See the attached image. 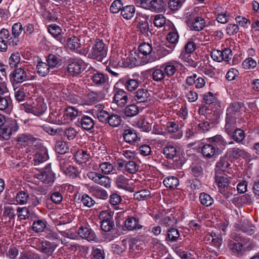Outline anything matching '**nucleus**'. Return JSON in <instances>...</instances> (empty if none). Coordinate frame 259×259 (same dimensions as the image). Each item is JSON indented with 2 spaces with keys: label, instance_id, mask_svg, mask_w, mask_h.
Here are the masks:
<instances>
[{
  "label": "nucleus",
  "instance_id": "obj_43",
  "mask_svg": "<svg viewBox=\"0 0 259 259\" xmlns=\"http://www.w3.org/2000/svg\"><path fill=\"white\" fill-rule=\"evenodd\" d=\"M139 51L141 55L148 57L152 51V46L149 43L143 42L139 46Z\"/></svg>",
  "mask_w": 259,
  "mask_h": 259
},
{
  "label": "nucleus",
  "instance_id": "obj_8",
  "mask_svg": "<svg viewBox=\"0 0 259 259\" xmlns=\"http://www.w3.org/2000/svg\"><path fill=\"white\" fill-rule=\"evenodd\" d=\"M93 82L98 87L105 86L109 83V77L107 74L97 72L91 77Z\"/></svg>",
  "mask_w": 259,
  "mask_h": 259
},
{
  "label": "nucleus",
  "instance_id": "obj_39",
  "mask_svg": "<svg viewBox=\"0 0 259 259\" xmlns=\"http://www.w3.org/2000/svg\"><path fill=\"white\" fill-rule=\"evenodd\" d=\"M137 161L138 160H126L125 170L130 174H135L139 170Z\"/></svg>",
  "mask_w": 259,
  "mask_h": 259
},
{
  "label": "nucleus",
  "instance_id": "obj_23",
  "mask_svg": "<svg viewBox=\"0 0 259 259\" xmlns=\"http://www.w3.org/2000/svg\"><path fill=\"white\" fill-rule=\"evenodd\" d=\"M36 69L38 74L42 77L48 75L51 69L47 62H43L41 59L38 61Z\"/></svg>",
  "mask_w": 259,
  "mask_h": 259
},
{
  "label": "nucleus",
  "instance_id": "obj_10",
  "mask_svg": "<svg viewBox=\"0 0 259 259\" xmlns=\"http://www.w3.org/2000/svg\"><path fill=\"white\" fill-rule=\"evenodd\" d=\"M219 147H216L212 144H205L201 149L203 155L207 158L216 156L219 154Z\"/></svg>",
  "mask_w": 259,
  "mask_h": 259
},
{
  "label": "nucleus",
  "instance_id": "obj_40",
  "mask_svg": "<svg viewBox=\"0 0 259 259\" xmlns=\"http://www.w3.org/2000/svg\"><path fill=\"white\" fill-rule=\"evenodd\" d=\"M56 151L61 154H64L69 151L68 144L64 141H57L55 146Z\"/></svg>",
  "mask_w": 259,
  "mask_h": 259
},
{
  "label": "nucleus",
  "instance_id": "obj_61",
  "mask_svg": "<svg viewBox=\"0 0 259 259\" xmlns=\"http://www.w3.org/2000/svg\"><path fill=\"white\" fill-rule=\"evenodd\" d=\"M12 130L11 129L7 127L6 124H4L0 127V136L4 140H8L10 138V136L11 135Z\"/></svg>",
  "mask_w": 259,
  "mask_h": 259
},
{
  "label": "nucleus",
  "instance_id": "obj_5",
  "mask_svg": "<svg viewBox=\"0 0 259 259\" xmlns=\"http://www.w3.org/2000/svg\"><path fill=\"white\" fill-rule=\"evenodd\" d=\"M234 241L229 243V247L233 253L239 255H242L244 252V245L242 241V237L239 235H235L233 236Z\"/></svg>",
  "mask_w": 259,
  "mask_h": 259
},
{
  "label": "nucleus",
  "instance_id": "obj_64",
  "mask_svg": "<svg viewBox=\"0 0 259 259\" xmlns=\"http://www.w3.org/2000/svg\"><path fill=\"white\" fill-rule=\"evenodd\" d=\"M20 23H15L12 27V33L15 38H18L23 30Z\"/></svg>",
  "mask_w": 259,
  "mask_h": 259
},
{
  "label": "nucleus",
  "instance_id": "obj_32",
  "mask_svg": "<svg viewBox=\"0 0 259 259\" xmlns=\"http://www.w3.org/2000/svg\"><path fill=\"white\" fill-rule=\"evenodd\" d=\"M135 13V8L133 5H128L123 7L121 14L124 19L127 20L131 19L133 18Z\"/></svg>",
  "mask_w": 259,
  "mask_h": 259
},
{
  "label": "nucleus",
  "instance_id": "obj_34",
  "mask_svg": "<svg viewBox=\"0 0 259 259\" xmlns=\"http://www.w3.org/2000/svg\"><path fill=\"white\" fill-rule=\"evenodd\" d=\"M89 156L84 150H78L74 155L76 161L79 164L85 163L89 159Z\"/></svg>",
  "mask_w": 259,
  "mask_h": 259
},
{
  "label": "nucleus",
  "instance_id": "obj_16",
  "mask_svg": "<svg viewBox=\"0 0 259 259\" xmlns=\"http://www.w3.org/2000/svg\"><path fill=\"white\" fill-rule=\"evenodd\" d=\"M114 102L120 107H123L127 103V96L123 90L117 91L113 97Z\"/></svg>",
  "mask_w": 259,
  "mask_h": 259
},
{
  "label": "nucleus",
  "instance_id": "obj_28",
  "mask_svg": "<svg viewBox=\"0 0 259 259\" xmlns=\"http://www.w3.org/2000/svg\"><path fill=\"white\" fill-rule=\"evenodd\" d=\"M236 126V117H232L226 115V124L225 126V132L231 135Z\"/></svg>",
  "mask_w": 259,
  "mask_h": 259
},
{
  "label": "nucleus",
  "instance_id": "obj_47",
  "mask_svg": "<svg viewBox=\"0 0 259 259\" xmlns=\"http://www.w3.org/2000/svg\"><path fill=\"white\" fill-rule=\"evenodd\" d=\"M29 198V196L28 194L23 191H21L19 192L16 196V201L19 204H25L27 202L28 199Z\"/></svg>",
  "mask_w": 259,
  "mask_h": 259
},
{
  "label": "nucleus",
  "instance_id": "obj_13",
  "mask_svg": "<svg viewBox=\"0 0 259 259\" xmlns=\"http://www.w3.org/2000/svg\"><path fill=\"white\" fill-rule=\"evenodd\" d=\"M78 125L83 129L89 131L94 128L95 123L94 120L90 116L83 115L78 119Z\"/></svg>",
  "mask_w": 259,
  "mask_h": 259
},
{
  "label": "nucleus",
  "instance_id": "obj_4",
  "mask_svg": "<svg viewBox=\"0 0 259 259\" xmlns=\"http://www.w3.org/2000/svg\"><path fill=\"white\" fill-rule=\"evenodd\" d=\"M115 184L119 189H123L131 192L134 191L132 181L124 175H120L117 177L115 180Z\"/></svg>",
  "mask_w": 259,
  "mask_h": 259
},
{
  "label": "nucleus",
  "instance_id": "obj_31",
  "mask_svg": "<svg viewBox=\"0 0 259 259\" xmlns=\"http://www.w3.org/2000/svg\"><path fill=\"white\" fill-rule=\"evenodd\" d=\"M164 67V73L163 72V75L164 74L166 75L167 76H172L177 71V67L176 63L175 61H171L165 63L163 67Z\"/></svg>",
  "mask_w": 259,
  "mask_h": 259
},
{
  "label": "nucleus",
  "instance_id": "obj_7",
  "mask_svg": "<svg viewBox=\"0 0 259 259\" xmlns=\"http://www.w3.org/2000/svg\"><path fill=\"white\" fill-rule=\"evenodd\" d=\"M100 219L102 221L101 227L105 232L110 231L113 227L114 222L111 220L110 215L108 212L102 211L100 213Z\"/></svg>",
  "mask_w": 259,
  "mask_h": 259
},
{
  "label": "nucleus",
  "instance_id": "obj_63",
  "mask_svg": "<svg viewBox=\"0 0 259 259\" xmlns=\"http://www.w3.org/2000/svg\"><path fill=\"white\" fill-rule=\"evenodd\" d=\"M99 168L103 174L107 175L112 171L113 166L110 162H105L99 165Z\"/></svg>",
  "mask_w": 259,
  "mask_h": 259
},
{
  "label": "nucleus",
  "instance_id": "obj_53",
  "mask_svg": "<svg viewBox=\"0 0 259 259\" xmlns=\"http://www.w3.org/2000/svg\"><path fill=\"white\" fill-rule=\"evenodd\" d=\"M96 184L108 188L111 186V179L108 177L101 174L98 178Z\"/></svg>",
  "mask_w": 259,
  "mask_h": 259
},
{
  "label": "nucleus",
  "instance_id": "obj_9",
  "mask_svg": "<svg viewBox=\"0 0 259 259\" xmlns=\"http://www.w3.org/2000/svg\"><path fill=\"white\" fill-rule=\"evenodd\" d=\"M44 235L47 239V241L52 242L54 244H57L59 246L60 244L61 239L59 234L54 230L49 228H47L45 231Z\"/></svg>",
  "mask_w": 259,
  "mask_h": 259
},
{
  "label": "nucleus",
  "instance_id": "obj_52",
  "mask_svg": "<svg viewBox=\"0 0 259 259\" xmlns=\"http://www.w3.org/2000/svg\"><path fill=\"white\" fill-rule=\"evenodd\" d=\"M79 39L76 36H72L67 40V46L70 50H76L80 47Z\"/></svg>",
  "mask_w": 259,
  "mask_h": 259
},
{
  "label": "nucleus",
  "instance_id": "obj_12",
  "mask_svg": "<svg viewBox=\"0 0 259 259\" xmlns=\"http://www.w3.org/2000/svg\"><path fill=\"white\" fill-rule=\"evenodd\" d=\"M58 247L50 241L45 240L40 242L39 247L41 251L48 256L52 255L56 248Z\"/></svg>",
  "mask_w": 259,
  "mask_h": 259
},
{
  "label": "nucleus",
  "instance_id": "obj_62",
  "mask_svg": "<svg viewBox=\"0 0 259 259\" xmlns=\"http://www.w3.org/2000/svg\"><path fill=\"white\" fill-rule=\"evenodd\" d=\"M65 114L72 120L78 116V111L74 107L70 106L66 108Z\"/></svg>",
  "mask_w": 259,
  "mask_h": 259
},
{
  "label": "nucleus",
  "instance_id": "obj_3",
  "mask_svg": "<svg viewBox=\"0 0 259 259\" xmlns=\"http://www.w3.org/2000/svg\"><path fill=\"white\" fill-rule=\"evenodd\" d=\"M10 79L13 85H14L15 84L21 83L26 80H28V77L25 70L20 67L15 68L10 74Z\"/></svg>",
  "mask_w": 259,
  "mask_h": 259
},
{
  "label": "nucleus",
  "instance_id": "obj_58",
  "mask_svg": "<svg viewBox=\"0 0 259 259\" xmlns=\"http://www.w3.org/2000/svg\"><path fill=\"white\" fill-rule=\"evenodd\" d=\"M185 90V94L187 99L190 102H194L198 99V95L196 92L193 90H189L186 86L184 87Z\"/></svg>",
  "mask_w": 259,
  "mask_h": 259
},
{
  "label": "nucleus",
  "instance_id": "obj_38",
  "mask_svg": "<svg viewBox=\"0 0 259 259\" xmlns=\"http://www.w3.org/2000/svg\"><path fill=\"white\" fill-rule=\"evenodd\" d=\"M179 58L182 61L188 63L189 65L193 67L196 66V63L192 59L191 57V53H187L182 51L179 56Z\"/></svg>",
  "mask_w": 259,
  "mask_h": 259
},
{
  "label": "nucleus",
  "instance_id": "obj_60",
  "mask_svg": "<svg viewBox=\"0 0 259 259\" xmlns=\"http://www.w3.org/2000/svg\"><path fill=\"white\" fill-rule=\"evenodd\" d=\"M191 174L195 177H201L203 175L202 167L199 165H193L190 167Z\"/></svg>",
  "mask_w": 259,
  "mask_h": 259
},
{
  "label": "nucleus",
  "instance_id": "obj_21",
  "mask_svg": "<svg viewBox=\"0 0 259 259\" xmlns=\"http://www.w3.org/2000/svg\"><path fill=\"white\" fill-rule=\"evenodd\" d=\"M158 57H144L141 56L140 54L137 53V57H135V60L138 63H139V66L144 65L146 64H147L150 62H152L155 61L157 59H159L161 58V54L162 53V51H160V49H157Z\"/></svg>",
  "mask_w": 259,
  "mask_h": 259
},
{
  "label": "nucleus",
  "instance_id": "obj_19",
  "mask_svg": "<svg viewBox=\"0 0 259 259\" xmlns=\"http://www.w3.org/2000/svg\"><path fill=\"white\" fill-rule=\"evenodd\" d=\"M49 32L60 42L65 41L64 38L61 35L62 29L56 24H51L48 27Z\"/></svg>",
  "mask_w": 259,
  "mask_h": 259
},
{
  "label": "nucleus",
  "instance_id": "obj_25",
  "mask_svg": "<svg viewBox=\"0 0 259 259\" xmlns=\"http://www.w3.org/2000/svg\"><path fill=\"white\" fill-rule=\"evenodd\" d=\"M125 141L127 143H132L136 142L140 138L138 137L136 132L131 128L125 130L123 134Z\"/></svg>",
  "mask_w": 259,
  "mask_h": 259
},
{
  "label": "nucleus",
  "instance_id": "obj_26",
  "mask_svg": "<svg viewBox=\"0 0 259 259\" xmlns=\"http://www.w3.org/2000/svg\"><path fill=\"white\" fill-rule=\"evenodd\" d=\"M205 22L204 19L200 17H197L188 26L192 30L199 31L201 30L205 26Z\"/></svg>",
  "mask_w": 259,
  "mask_h": 259
},
{
  "label": "nucleus",
  "instance_id": "obj_15",
  "mask_svg": "<svg viewBox=\"0 0 259 259\" xmlns=\"http://www.w3.org/2000/svg\"><path fill=\"white\" fill-rule=\"evenodd\" d=\"M49 158L47 149L42 147L33 155L34 165L44 162Z\"/></svg>",
  "mask_w": 259,
  "mask_h": 259
},
{
  "label": "nucleus",
  "instance_id": "obj_56",
  "mask_svg": "<svg viewBox=\"0 0 259 259\" xmlns=\"http://www.w3.org/2000/svg\"><path fill=\"white\" fill-rule=\"evenodd\" d=\"M92 259H104V252L102 247H93L92 252Z\"/></svg>",
  "mask_w": 259,
  "mask_h": 259
},
{
  "label": "nucleus",
  "instance_id": "obj_45",
  "mask_svg": "<svg viewBox=\"0 0 259 259\" xmlns=\"http://www.w3.org/2000/svg\"><path fill=\"white\" fill-rule=\"evenodd\" d=\"M139 113V108L135 104H131L126 106L124 109V114L127 117H133Z\"/></svg>",
  "mask_w": 259,
  "mask_h": 259
},
{
  "label": "nucleus",
  "instance_id": "obj_24",
  "mask_svg": "<svg viewBox=\"0 0 259 259\" xmlns=\"http://www.w3.org/2000/svg\"><path fill=\"white\" fill-rule=\"evenodd\" d=\"M61 61L60 56L57 54H50L46 57V62L51 69L58 67Z\"/></svg>",
  "mask_w": 259,
  "mask_h": 259
},
{
  "label": "nucleus",
  "instance_id": "obj_57",
  "mask_svg": "<svg viewBox=\"0 0 259 259\" xmlns=\"http://www.w3.org/2000/svg\"><path fill=\"white\" fill-rule=\"evenodd\" d=\"M19 259H41L40 256L31 251H23L21 252Z\"/></svg>",
  "mask_w": 259,
  "mask_h": 259
},
{
  "label": "nucleus",
  "instance_id": "obj_18",
  "mask_svg": "<svg viewBox=\"0 0 259 259\" xmlns=\"http://www.w3.org/2000/svg\"><path fill=\"white\" fill-rule=\"evenodd\" d=\"M67 71L72 76H77L79 75L82 71V64L79 62H72L68 65Z\"/></svg>",
  "mask_w": 259,
  "mask_h": 259
},
{
  "label": "nucleus",
  "instance_id": "obj_55",
  "mask_svg": "<svg viewBox=\"0 0 259 259\" xmlns=\"http://www.w3.org/2000/svg\"><path fill=\"white\" fill-rule=\"evenodd\" d=\"M167 240L175 241L180 236L179 231L177 229L171 228L167 230Z\"/></svg>",
  "mask_w": 259,
  "mask_h": 259
},
{
  "label": "nucleus",
  "instance_id": "obj_41",
  "mask_svg": "<svg viewBox=\"0 0 259 259\" xmlns=\"http://www.w3.org/2000/svg\"><path fill=\"white\" fill-rule=\"evenodd\" d=\"M107 123L112 127H117L121 122L122 119L120 115L116 114L109 115Z\"/></svg>",
  "mask_w": 259,
  "mask_h": 259
},
{
  "label": "nucleus",
  "instance_id": "obj_37",
  "mask_svg": "<svg viewBox=\"0 0 259 259\" xmlns=\"http://www.w3.org/2000/svg\"><path fill=\"white\" fill-rule=\"evenodd\" d=\"M46 229V222L42 220H37L33 222L32 230L37 233L45 232Z\"/></svg>",
  "mask_w": 259,
  "mask_h": 259
},
{
  "label": "nucleus",
  "instance_id": "obj_2",
  "mask_svg": "<svg viewBox=\"0 0 259 259\" xmlns=\"http://www.w3.org/2000/svg\"><path fill=\"white\" fill-rule=\"evenodd\" d=\"M215 182L218 185L219 192L226 198L230 197L235 191V188L229 185V180L227 177L217 175Z\"/></svg>",
  "mask_w": 259,
  "mask_h": 259
},
{
  "label": "nucleus",
  "instance_id": "obj_36",
  "mask_svg": "<svg viewBox=\"0 0 259 259\" xmlns=\"http://www.w3.org/2000/svg\"><path fill=\"white\" fill-rule=\"evenodd\" d=\"M163 184L166 187L172 189L176 187L179 184V180L175 177H168L163 181Z\"/></svg>",
  "mask_w": 259,
  "mask_h": 259
},
{
  "label": "nucleus",
  "instance_id": "obj_51",
  "mask_svg": "<svg viewBox=\"0 0 259 259\" xmlns=\"http://www.w3.org/2000/svg\"><path fill=\"white\" fill-rule=\"evenodd\" d=\"M11 104L10 94L0 97V110H4L8 108Z\"/></svg>",
  "mask_w": 259,
  "mask_h": 259
},
{
  "label": "nucleus",
  "instance_id": "obj_49",
  "mask_svg": "<svg viewBox=\"0 0 259 259\" xmlns=\"http://www.w3.org/2000/svg\"><path fill=\"white\" fill-rule=\"evenodd\" d=\"M20 55L19 53H13L9 58V65L11 68H17L20 62Z\"/></svg>",
  "mask_w": 259,
  "mask_h": 259
},
{
  "label": "nucleus",
  "instance_id": "obj_50",
  "mask_svg": "<svg viewBox=\"0 0 259 259\" xmlns=\"http://www.w3.org/2000/svg\"><path fill=\"white\" fill-rule=\"evenodd\" d=\"M210 142L212 143V145L216 147L218 146L222 147L226 146L227 143L225 142L223 138L221 135H217L209 139Z\"/></svg>",
  "mask_w": 259,
  "mask_h": 259
},
{
  "label": "nucleus",
  "instance_id": "obj_1",
  "mask_svg": "<svg viewBox=\"0 0 259 259\" xmlns=\"http://www.w3.org/2000/svg\"><path fill=\"white\" fill-rule=\"evenodd\" d=\"M108 48L102 40L98 39L92 47L88 57L98 61H103L107 55Z\"/></svg>",
  "mask_w": 259,
  "mask_h": 259
},
{
  "label": "nucleus",
  "instance_id": "obj_48",
  "mask_svg": "<svg viewBox=\"0 0 259 259\" xmlns=\"http://www.w3.org/2000/svg\"><path fill=\"white\" fill-rule=\"evenodd\" d=\"M176 148L171 145H168L163 149V154L167 159H172L176 155Z\"/></svg>",
  "mask_w": 259,
  "mask_h": 259
},
{
  "label": "nucleus",
  "instance_id": "obj_30",
  "mask_svg": "<svg viewBox=\"0 0 259 259\" xmlns=\"http://www.w3.org/2000/svg\"><path fill=\"white\" fill-rule=\"evenodd\" d=\"M149 96L147 90L140 89L135 93V99L139 103L145 102L147 101Z\"/></svg>",
  "mask_w": 259,
  "mask_h": 259
},
{
  "label": "nucleus",
  "instance_id": "obj_33",
  "mask_svg": "<svg viewBox=\"0 0 259 259\" xmlns=\"http://www.w3.org/2000/svg\"><path fill=\"white\" fill-rule=\"evenodd\" d=\"M126 89L130 92L135 90L139 85L138 81L135 79L123 78L120 80Z\"/></svg>",
  "mask_w": 259,
  "mask_h": 259
},
{
  "label": "nucleus",
  "instance_id": "obj_14",
  "mask_svg": "<svg viewBox=\"0 0 259 259\" xmlns=\"http://www.w3.org/2000/svg\"><path fill=\"white\" fill-rule=\"evenodd\" d=\"M33 114L39 116L44 114L47 107L42 99H37L33 102Z\"/></svg>",
  "mask_w": 259,
  "mask_h": 259
},
{
  "label": "nucleus",
  "instance_id": "obj_44",
  "mask_svg": "<svg viewBox=\"0 0 259 259\" xmlns=\"http://www.w3.org/2000/svg\"><path fill=\"white\" fill-rule=\"evenodd\" d=\"M151 193L148 190H143L136 192L134 194V198L136 200L142 201L146 200L150 197Z\"/></svg>",
  "mask_w": 259,
  "mask_h": 259
},
{
  "label": "nucleus",
  "instance_id": "obj_29",
  "mask_svg": "<svg viewBox=\"0 0 259 259\" xmlns=\"http://www.w3.org/2000/svg\"><path fill=\"white\" fill-rule=\"evenodd\" d=\"M231 166L228 157H222L216 164V171L222 172L225 171Z\"/></svg>",
  "mask_w": 259,
  "mask_h": 259
},
{
  "label": "nucleus",
  "instance_id": "obj_11",
  "mask_svg": "<svg viewBox=\"0 0 259 259\" xmlns=\"http://www.w3.org/2000/svg\"><path fill=\"white\" fill-rule=\"evenodd\" d=\"M78 234L82 239H86L89 241H95L96 239L95 232L87 227H80L78 229Z\"/></svg>",
  "mask_w": 259,
  "mask_h": 259
},
{
  "label": "nucleus",
  "instance_id": "obj_54",
  "mask_svg": "<svg viewBox=\"0 0 259 259\" xmlns=\"http://www.w3.org/2000/svg\"><path fill=\"white\" fill-rule=\"evenodd\" d=\"M135 57H137V53L135 51H131L128 57L126 59L128 67H133L134 66H139L138 62L135 60Z\"/></svg>",
  "mask_w": 259,
  "mask_h": 259
},
{
  "label": "nucleus",
  "instance_id": "obj_22",
  "mask_svg": "<svg viewBox=\"0 0 259 259\" xmlns=\"http://www.w3.org/2000/svg\"><path fill=\"white\" fill-rule=\"evenodd\" d=\"M88 189L94 196L98 198L105 200L108 197V194L106 191L98 186H90Z\"/></svg>",
  "mask_w": 259,
  "mask_h": 259
},
{
  "label": "nucleus",
  "instance_id": "obj_17",
  "mask_svg": "<svg viewBox=\"0 0 259 259\" xmlns=\"http://www.w3.org/2000/svg\"><path fill=\"white\" fill-rule=\"evenodd\" d=\"M242 104L239 102H234L230 104L226 110V115L232 117H236L240 112Z\"/></svg>",
  "mask_w": 259,
  "mask_h": 259
},
{
  "label": "nucleus",
  "instance_id": "obj_6",
  "mask_svg": "<svg viewBox=\"0 0 259 259\" xmlns=\"http://www.w3.org/2000/svg\"><path fill=\"white\" fill-rule=\"evenodd\" d=\"M36 178L44 183H52L55 180V175L50 166H47L42 171L36 175Z\"/></svg>",
  "mask_w": 259,
  "mask_h": 259
},
{
  "label": "nucleus",
  "instance_id": "obj_59",
  "mask_svg": "<svg viewBox=\"0 0 259 259\" xmlns=\"http://www.w3.org/2000/svg\"><path fill=\"white\" fill-rule=\"evenodd\" d=\"M123 5L121 0H115L110 7V12L113 13H117L121 11Z\"/></svg>",
  "mask_w": 259,
  "mask_h": 259
},
{
  "label": "nucleus",
  "instance_id": "obj_27",
  "mask_svg": "<svg viewBox=\"0 0 259 259\" xmlns=\"http://www.w3.org/2000/svg\"><path fill=\"white\" fill-rule=\"evenodd\" d=\"M134 125L140 128L141 131L145 132H149L152 128L151 123L144 117H141L135 121Z\"/></svg>",
  "mask_w": 259,
  "mask_h": 259
},
{
  "label": "nucleus",
  "instance_id": "obj_35",
  "mask_svg": "<svg viewBox=\"0 0 259 259\" xmlns=\"http://www.w3.org/2000/svg\"><path fill=\"white\" fill-rule=\"evenodd\" d=\"M230 136L232 139L238 143H242L245 137L244 132L241 128L235 130Z\"/></svg>",
  "mask_w": 259,
  "mask_h": 259
},
{
  "label": "nucleus",
  "instance_id": "obj_46",
  "mask_svg": "<svg viewBox=\"0 0 259 259\" xmlns=\"http://www.w3.org/2000/svg\"><path fill=\"white\" fill-rule=\"evenodd\" d=\"M148 10L155 12H159L162 10V0H150Z\"/></svg>",
  "mask_w": 259,
  "mask_h": 259
},
{
  "label": "nucleus",
  "instance_id": "obj_42",
  "mask_svg": "<svg viewBox=\"0 0 259 259\" xmlns=\"http://www.w3.org/2000/svg\"><path fill=\"white\" fill-rule=\"evenodd\" d=\"M199 200L201 204L206 206L211 205L213 203V198L209 194L205 193H201L199 196Z\"/></svg>",
  "mask_w": 259,
  "mask_h": 259
},
{
  "label": "nucleus",
  "instance_id": "obj_20",
  "mask_svg": "<svg viewBox=\"0 0 259 259\" xmlns=\"http://www.w3.org/2000/svg\"><path fill=\"white\" fill-rule=\"evenodd\" d=\"M125 227L130 231L139 230L142 226L139 224V219L133 217H129L124 222Z\"/></svg>",
  "mask_w": 259,
  "mask_h": 259
}]
</instances>
